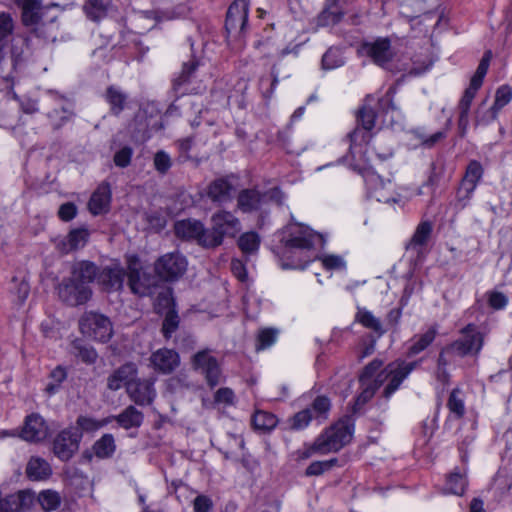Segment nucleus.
I'll return each instance as SVG.
<instances>
[{
    "instance_id": "54",
    "label": "nucleus",
    "mask_w": 512,
    "mask_h": 512,
    "mask_svg": "<svg viewBox=\"0 0 512 512\" xmlns=\"http://www.w3.org/2000/svg\"><path fill=\"white\" fill-rule=\"evenodd\" d=\"M75 354L77 357L87 364H93L97 360V352L95 349L88 345L75 344Z\"/></svg>"
},
{
    "instance_id": "11",
    "label": "nucleus",
    "mask_w": 512,
    "mask_h": 512,
    "mask_svg": "<svg viewBox=\"0 0 512 512\" xmlns=\"http://www.w3.org/2000/svg\"><path fill=\"white\" fill-rule=\"evenodd\" d=\"M419 364L420 361L406 362L402 360L388 364L384 370L388 379V384L383 391L384 397L389 398Z\"/></svg>"
},
{
    "instance_id": "31",
    "label": "nucleus",
    "mask_w": 512,
    "mask_h": 512,
    "mask_svg": "<svg viewBox=\"0 0 512 512\" xmlns=\"http://www.w3.org/2000/svg\"><path fill=\"white\" fill-rule=\"evenodd\" d=\"M105 100L110 106L111 114L119 116L125 109L127 94L115 86H109L105 91Z\"/></svg>"
},
{
    "instance_id": "57",
    "label": "nucleus",
    "mask_w": 512,
    "mask_h": 512,
    "mask_svg": "<svg viewBox=\"0 0 512 512\" xmlns=\"http://www.w3.org/2000/svg\"><path fill=\"white\" fill-rule=\"evenodd\" d=\"M488 304L495 310L504 309L508 304V297L499 291H490L487 293Z\"/></svg>"
},
{
    "instance_id": "61",
    "label": "nucleus",
    "mask_w": 512,
    "mask_h": 512,
    "mask_svg": "<svg viewBox=\"0 0 512 512\" xmlns=\"http://www.w3.org/2000/svg\"><path fill=\"white\" fill-rule=\"evenodd\" d=\"M382 380L379 383L375 382L363 389L360 395L355 400V408H359L367 403L375 394L376 389L380 386Z\"/></svg>"
},
{
    "instance_id": "15",
    "label": "nucleus",
    "mask_w": 512,
    "mask_h": 512,
    "mask_svg": "<svg viewBox=\"0 0 512 512\" xmlns=\"http://www.w3.org/2000/svg\"><path fill=\"white\" fill-rule=\"evenodd\" d=\"M483 173L484 170L480 162L476 160L469 162L457 193V199L462 203V207H465L471 198Z\"/></svg>"
},
{
    "instance_id": "38",
    "label": "nucleus",
    "mask_w": 512,
    "mask_h": 512,
    "mask_svg": "<svg viewBox=\"0 0 512 512\" xmlns=\"http://www.w3.org/2000/svg\"><path fill=\"white\" fill-rule=\"evenodd\" d=\"M277 424L275 415L265 411H256L252 417V425L256 430L269 431Z\"/></svg>"
},
{
    "instance_id": "20",
    "label": "nucleus",
    "mask_w": 512,
    "mask_h": 512,
    "mask_svg": "<svg viewBox=\"0 0 512 512\" xmlns=\"http://www.w3.org/2000/svg\"><path fill=\"white\" fill-rule=\"evenodd\" d=\"M150 363L155 371L169 374L179 366L180 358L175 350L162 348L151 354Z\"/></svg>"
},
{
    "instance_id": "25",
    "label": "nucleus",
    "mask_w": 512,
    "mask_h": 512,
    "mask_svg": "<svg viewBox=\"0 0 512 512\" xmlns=\"http://www.w3.org/2000/svg\"><path fill=\"white\" fill-rule=\"evenodd\" d=\"M138 369L136 364L128 362L116 369L107 378V387L112 391L119 390L123 385L127 388L130 381H134L137 376Z\"/></svg>"
},
{
    "instance_id": "42",
    "label": "nucleus",
    "mask_w": 512,
    "mask_h": 512,
    "mask_svg": "<svg viewBox=\"0 0 512 512\" xmlns=\"http://www.w3.org/2000/svg\"><path fill=\"white\" fill-rule=\"evenodd\" d=\"M356 320L364 327L373 330L380 335L384 333L379 319H377L371 312L360 309L356 314Z\"/></svg>"
},
{
    "instance_id": "28",
    "label": "nucleus",
    "mask_w": 512,
    "mask_h": 512,
    "mask_svg": "<svg viewBox=\"0 0 512 512\" xmlns=\"http://www.w3.org/2000/svg\"><path fill=\"white\" fill-rule=\"evenodd\" d=\"M432 229H433V227L430 222H428V221L421 222L417 226L412 238L407 243L406 250L413 251L417 255L422 253L424 247L427 245V243L431 237Z\"/></svg>"
},
{
    "instance_id": "29",
    "label": "nucleus",
    "mask_w": 512,
    "mask_h": 512,
    "mask_svg": "<svg viewBox=\"0 0 512 512\" xmlns=\"http://www.w3.org/2000/svg\"><path fill=\"white\" fill-rule=\"evenodd\" d=\"M98 275V267L90 261H81L73 265L71 278L88 285L92 283Z\"/></svg>"
},
{
    "instance_id": "22",
    "label": "nucleus",
    "mask_w": 512,
    "mask_h": 512,
    "mask_svg": "<svg viewBox=\"0 0 512 512\" xmlns=\"http://www.w3.org/2000/svg\"><path fill=\"white\" fill-rule=\"evenodd\" d=\"M175 234L183 239H195L203 246V239L209 236L203 224L197 220L185 219L175 223Z\"/></svg>"
},
{
    "instance_id": "14",
    "label": "nucleus",
    "mask_w": 512,
    "mask_h": 512,
    "mask_svg": "<svg viewBox=\"0 0 512 512\" xmlns=\"http://www.w3.org/2000/svg\"><path fill=\"white\" fill-rule=\"evenodd\" d=\"M193 367L205 376L210 387L220 383L221 370L218 361L208 350L199 351L193 356Z\"/></svg>"
},
{
    "instance_id": "62",
    "label": "nucleus",
    "mask_w": 512,
    "mask_h": 512,
    "mask_svg": "<svg viewBox=\"0 0 512 512\" xmlns=\"http://www.w3.org/2000/svg\"><path fill=\"white\" fill-rule=\"evenodd\" d=\"M213 508V502L211 498L206 495H198L193 500L194 512H211Z\"/></svg>"
},
{
    "instance_id": "16",
    "label": "nucleus",
    "mask_w": 512,
    "mask_h": 512,
    "mask_svg": "<svg viewBox=\"0 0 512 512\" xmlns=\"http://www.w3.org/2000/svg\"><path fill=\"white\" fill-rule=\"evenodd\" d=\"M48 435V426L38 413L26 416L19 437L27 442H40Z\"/></svg>"
},
{
    "instance_id": "8",
    "label": "nucleus",
    "mask_w": 512,
    "mask_h": 512,
    "mask_svg": "<svg viewBox=\"0 0 512 512\" xmlns=\"http://www.w3.org/2000/svg\"><path fill=\"white\" fill-rule=\"evenodd\" d=\"M461 334V338L448 345V350L460 357L478 353L483 345V337L476 325L468 324L461 330Z\"/></svg>"
},
{
    "instance_id": "41",
    "label": "nucleus",
    "mask_w": 512,
    "mask_h": 512,
    "mask_svg": "<svg viewBox=\"0 0 512 512\" xmlns=\"http://www.w3.org/2000/svg\"><path fill=\"white\" fill-rule=\"evenodd\" d=\"M197 66L198 63L194 60L183 64L180 75L173 81V88L176 92H181L182 94L185 93L184 91H181V88L190 81V78L195 72Z\"/></svg>"
},
{
    "instance_id": "24",
    "label": "nucleus",
    "mask_w": 512,
    "mask_h": 512,
    "mask_svg": "<svg viewBox=\"0 0 512 512\" xmlns=\"http://www.w3.org/2000/svg\"><path fill=\"white\" fill-rule=\"evenodd\" d=\"M34 500V494L27 490H20L0 499V512H21L29 508Z\"/></svg>"
},
{
    "instance_id": "21",
    "label": "nucleus",
    "mask_w": 512,
    "mask_h": 512,
    "mask_svg": "<svg viewBox=\"0 0 512 512\" xmlns=\"http://www.w3.org/2000/svg\"><path fill=\"white\" fill-rule=\"evenodd\" d=\"M248 20V3L246 0H235L228 8L225 27L228 32L242 31Z\"/></svg>"
},
{
    "instance_id": "35",
    "label": "nucleus",
    "mask_w": 512,
    "mask_h": 512,
    "mask_svg": "<svg viewBox=\"0 0 512 512\" xmlns=\"http://www.w3.org/2000/svg\"><path fill=\"white\" fill-rule=\"evenodd\" d=\"M436 335V327H430L425 333L416 335L414 342L408 349L407 355L412 357L424 351L434 341Z\"/></svg>"
},
{
    "instance_id": "39",
    "label": "nucleus",
    "mask_w": 512,
    "mask_h": 512,
    "mask_svg": "<svg viewBox=\"0 0 512 512\" xmlns=\"http://www.w3.org/2000/svg\"><path fill=\"white\" fill-rule=\"evenodd\" d=\"M37 500L46 512L56 510L61 504V496L54 490L41 491Z\"/></svg>"
},
{
    "instance_id": "6",
    "label": "nucleus",
    "mask_w": 512,
    "mask_h": 512,
    "mask_svg": "<svg viewBox=\"0 0 512 512\" xmlns=\"http://www.w3.org/2000/svg\"><path fill=\"white\" fill-rule=\"evenodd\" d=\"M79 327L82 334L100 342L109 341L113 334L109 318L94 312H85L79 320Z\"/></svg>"
},
{
    "instance_id": "44",
    "label": "nucleus",
    "mask_w": 512,
    "mask_h": 512,
    "mask_svg": "<svg viewBox=\"0 0 512 512\" xmlns=\"http://www.w3.org/2000/svg\"><path fill=\"white\" fill-rule=\"evenodd\" d=\"M486 105V100L482 101V103L478 106L475 111V126L478 125H488L492 121L496 120L498 117V112L491 106L490 108L483 110Z\"/></svg>"
},
{
    "instance_id": "10",
    "label": "nucleus",
    "mask_w": 512,
    "mask_h": 512,
    "mask_svg": "<svg viewBox=\"0 0 512 512\" xmlns=\"http://www.w3.org/2000/svg\"><path fill=\"white\" fill-rule=\"evenodd\" d=\"M285 233L288 235L284 236L282 241L287 250H309L314 246L315 239L319 237V235L309 227L297 223L288 225Z\"/></svg>"
},
{
    "instance_id": "2",
    "label": "nucleus",
    "mask_w": 512,
    "mask_h": 512,
    "mask_svg": "<svg viewBox=\"0 0 512 512\" xmlns=\"http://www.w3.org/2000/svg\"><path fill=\"white\" fill-rule=\"evenodd\" d=\"M492 59V52L491 50H487L474 75L471 77L469 86L465 89L459 104H458V110H459V119H458V127L461 132V136H464L468 125H469V112L470 107L473 102V99L475 98L477 91L480 89V87L483 84V80L485 75L487 74L490 61Z\"/></svg>"
},
{
    "instance_id": "51",
    "label": "nucleus",
    "mask_w": 512,
    "mask_h": 512,
    "mask_svg": "<svg viewBox=\"0 0 512 512\" xmlns=\"http://www.w3.org/2000/svg\"><path fill=\"white\" fill-rule=\"evenodd\" d=\"M331 407V403L329 398L325 396H318L315 398V400L312 402L311 406L309 407L314 415V418H326L327 413L329 412Z\"/></svg>"
},
{
    "instance_id": "13",
    "label": "nucleus",
    "mask_w": 512,
    "mask_h": 512,
    "mask_svg": "<svg viewBox=\"0 0 512 512\" xmlns=\"http://www.w3.org/2000/svg\"><path fill=\"white\" fill-rule=\"evenodd\" d=\"M155 379L136 378L130 381L127 386V394L131 401L139 406H149L156 397V389L154 387Z\"/></svg>"
},
{
    "instance_id": "1",
    "label": "nucleus",
    "mask_w": 512,
    "mask_h": 512,
    "mask_svg": "<svg viewBox=\"0 0 512 512\" xmlns=\"http://www.w3.org/2000/svg\"><path fill=\"white\" fill-rule=\"evenodd\" d=\"M22 10V22L30 27L36 36L55 41L59 26L57 16H49L48 8L41 7L39 0H15Z\"/></svg>"
},
{
    "instance_id": "45",
    "label": "nucleus",
    "mask_w": 512,
    "mask_h": 512,
    "mask_svg": "<svg viewBox=\"0 0 512 512\" xmlns=\"http://www.w3.org/2000/svg\"><path fill=\"white\" fill-rule=\"evenodd\" d=\"M179 316L174 309H169L164 317L162 323V332L165 338H170L172 334L178 329Z\"/></svg>"
},
{
    "instance_id": "56",
    "label": "nucleus",
    "mask_w": 512,
    "mask_h": 512,
    "mask_svg": "<svg viewBox=\"0 0 512 512\" xmlns=\"http://www.w3.org/2000/svg\"><path fill=\"white\" fill-rule=\"evenodd\" d=\"M133 156V149L125 146L114 154L113 161L117 167L126 168L130 165Z\"/></svg>"
},
{
    "instance_id": "40",
    "label": "nucleus",
    "mask_w": 512,
    "mask_h": 512,
    "mask_svg": "<svg viewBox=\"0 0 512 512\" xmlns=\"http://www.w3.org/2000/svg\"><path fill=\"white\" fill-rule=\"evenodd\" d=\"M447 407L457 419L462 418L465 415L464 399L461 397V390L454 388L448 398Z\"/></svg>"
},
{
    "instance_id": "63",
    "label": "nucleus",
    "mask_w": 512,
    "mask_h": 512,
    "mask_svg": "<svg viewBox=\"0 0 512 512\" xmlns=\"http://www.w3.org/2000/svg\"><path fill=\"white\" fill-rule=\"evenodd\" d=\"M320 259L327 270L343 269L345 267V261L337 255H325Z\"/></svg>"
},
{
    "instance_id": "4",
    "label": "nucleus",
    "mask_w": 512,
    "mask_h": 512,
    "mask_svg": "<svg viewBox=\"0 0 512 512\" xmlns=\"http://www.w3.org/2000/svg\"><path fill=\"white\" fill-rule=\"evenodd\" d=\"M352 435V427L346 421H339L317 437V446L322 454L337 452L351 441Z\"/></svg>"
},
{
    "instance_id": "19",
    "label": "nucleus",
    "mask_w": 512,
    "mask_h": 512,
    "mask_svg": "<svg viewBox=\"0 0 512 512\" xmlns=\"http://www.w3.org/2000/svg\"><path fill=\"white\" fill-rule=\"evenodd\" d=\"M90 232L85 227L70 230L66 237L56 240V249L62 254L82 249L87 244Z\"/></svg>"
},
{
    "instance_id": "53",
    "label": "nucleus",
    "mask_w": 512,
    "mask_h": 512,
    "mask_svg": "<svg viewBox=\"0 0 512 512\" xmlns=\"http://www.w3.org/2000/svg\"><path fill=\"white\" fill-rule=\"evenodd\" d=\"M105 423L106 421L100 422L91 417L79 416L76 421L77 427L74 428L78 429L81 433L82 431L93 432L101 428Z\"/></svg>"
},
{
    "instance_id": "48",
    "label": "nucleus",
    "mask_w": 512,
    "mask_h": 512,
    "mask_svg": "<svg viewBox=\"0 0 512 512\" xmlns=\"http://www.w3.org/2000/svg\"><path fill=\"white\" fill-rule=\"evenodd\" d=\"M343 64L344 60L338 49L330 48L322 57V67L324 69H334Z\"/></svg>"
},
{
    "instance_id": "27",
    "label": "nucleus",
    "mask_w": 512,
    "mask_h": 512,
    "mask_svg": "<svg viewBox=\"0 0 512 512\" xmlns=\"http://www.w3.org/2000/svg\"><path fill=\"white\" fill-rule=\"evenodd\" d=\"M127 272L119 266L107 267L103 269L99 275V283L107 290H120L123 287L124 279Z\"/></svg>"
},
{
    "instance_id": "49",
    "label": "nucleus",
    "mask_w": 512,
    "mask_h": 512,
    "mask_svg": "<svg viewBox=\"0 0 512 512\" xmlns=\"http://www.w3.org/2000/svg\"><path fill=\"white\" fill-rule=\"evenodd\" d=\"M66 371L61 366L56 367L54 370L50 373L51 382H49L45 388L46 392L49 395L55 394L60 384L66 379Z\"/></svg>"
},
{
    "instance_id": "34",
    "label": "nucleus",
    "mask_w": 512,
    "mask_h": 512,
    "mask_svg": "<svg viewBox=\"0 0 512 512\" xmlns=\"http://www.w3.org/2000/svg\"><path fill=\"white\" fill-rule=\"evenodd\" d=\"M342 13L334 0H327L325 8L317 17V25L321 27L334 25L341 20Z\"/></svg>"
},
{
    "instance_id": "59",
    "label": "nucleus",
    "mask_w": 512,
    "mask_h": 512,
    "mask_svg": "<svg viewBox=\"0 0 512 512\" xmlns=\"http://www.w3.org/2000/svg\"><path fill=\"white\" fill-rule=\"evenodd\" d=\"M277 331L273 329H263L259 332L257 340V349H266L270 347L276 340Z\"/></svg>"
},
{
    "instance_id": "23",
    "label": "nucleus",
    "mask_w": 512,
    "mask_h": 512,
    "mask_svg": "<svg viewBox=\"0 0 512 512\" xmlns=\"http://www.w3.org/2000/svg\"><path fill=\"white\" fill-rule=\"evenodd\" d=\"M235 186L232 177H222L212 181L207 188V195L217 203H225L232 200Z\"/></svg>"
},
{
    "instance_id": "5",
    "label": "nucleus",
    "mask_w": 512,
    "mask_h": 512,
    "mask_svg": "<svg viewBox=\"0 0 512 512\" xmlns=\"http://www.w3.org/2000/svg\"><path fill=\"white\" fill-rule=\"evenodd\" d=\"M127 277L130 290L139 296L152 294L156 286L155 277L143 270L140 260L136 256H130L127 260Z\"/></svg>"
},
{
    "instance_id": "46",
    "label": "nucleus",
    "mask_w": 512,
    "mask_h": 512,
    "mask_svg": "<svg viewBox=\"0 0 512 512\" xmlns=\"http://www.w3.org/2000/svg\"><path fill=\"white\" fill-rule=\"evenodd\" d=\"M512 100V88L509 85H502L497 88L495 100L492 107L499 113L503 107Z\"/></svg>"
},
{
    "instance_id": "3",
    "label": "nucleus",
    "mask_w": 512,
    "mask_h": 512,
    "mask_svg": "<svg viewBox=\"0 0 512 512\" xmlns=\"http://www.w3.org/2000/svg\"><path fill=\"white\" fill-rule=\"evenodd\" d=\"M212 229L209 231V236L203 239L204 247H216L222 244L223 238L234 237L240 230L241 224L229 211H219L211 217Z\"/></svg>"
},
{
    "instance_id": "52",
    "label": "nucleus",
    "mask_w": 512,
    "mask_h": 512,
    "mask_svg": "<svg viewBox=\"0 0 512 512\" xmlns=\"http://www.w3.org/2000/svg\"><path fill=\"white\" fill-rule=\"evenodd\" d=\"M413 133L415 134L416 138L420 141L421 145L425 148H432L434 147L438 142L442 141L446 138L447 132L446 131H438L431 136L424 135L420 130H414Z\"/></svg>"
},
{
    "instance_id": "43",
    "label": "nucleus",
    "mask_w": 512,
    "mask_h": 512,
    "mask_svg": "<svg viewBox=\"0 0 512 512\" xmlns=\"http://www.w3.org/2000/svg\"><path fill=\"white\" fill-rule=\"evenodd\" d=\"M260 245L259 235L255 232H246L238 240V246L243 253H254Z\"/></svg>"
},
{
    "instance_id": "7",
    "label": "nucleus",
    "mask_w": 512,
    "mask_h": 512,
    "mask_svg": "<svg viewBox=\"0 0 512 512\" xmlns=\"http://www.w3.org/2000/svg\"><path fill=\"white\" fill-rule=\"evenodd\" d=\"M188 262L179 252H170L157 259L154 265L157 276L167 282L180 279L186 272Z\"/></svg>"
},
{
    "instance_id": "33",
    "label": "nucleus",
    "mask_w": 512,
    "mask_h": 512,
    "mask_svg": "<svg viewBox=\"0 0 512 512\" xmlns=\"http://www.w3.org/2000/svg\"><path fill=\"white\" fill-rule=\"evenodd\" d=\"M26 474L31 480H43L51 475V467L46 460L31 457L26 467Z\"/></svg>"
},
{
    "instance_id": "50",
    "label": "nucleus",
    "mask_w": 512,
    "mask_h": 512,
    "mask_svg": "<svg viewBox=\"0 0 512 512\" xmlns=\"http://www.w3.org/2000/svg\"><path fill=\"white\" fill-rule=\"evenodd\" d=\"M314 419V415L310 408L303 409L296 413L290 420L292 429L300 430L309 425L311 420Z\"/></svg>"
},
{
    "instance_id": "26",
    "label": "nucleus",
    "mask_w": 512,
    "mask_h": 512,
    "mask_svg": "<svg viewBox=\"0 0 512 512\" xmlns=\"http://www.w3.org/2000/svg\"><path fill=\"white\" fill-rule=\"evenodd\" d=\"M111 202V188L106 182L101 183L93 192L88 202L89 211L93 215L107 213Z\"/></svg>"
},
{
    "instance_id": "58",
    "label": "nucleus",
    "mask_w": 512,
    "mask_h": 512,
    "mask_svg": "<svg viewBox=\"0 0 512 512\" xmlns=\"http://www.w3.org/2000/svg\"><path fill=\"white\" fill-rule=\"evenodd\" d=\"M106 7V0H88V5L86 6L87 14L93 20H97L105 12Z\"/></svg>"
},
{
    "instance_id": "60",
    "label": "nucleus",
    "mask_w": 512,
    "mask_h": 512,
    "mask_svg": "<svg viewBox=\"0 0 512 512\" xmlns=\"http://www.w3.org/2000/svg\"><path fill=\"white\" fill-rule=\"evenodd\" d=\"M171 165V158L166 152L158 151L154 155V167L159 173L165 174L170 169Z\"/></svg>"
},
{
    "instance_id": "55",
    "label": "nucleus",
    "mask_w": 512,
    "mask_h": 512,
    "mask_svg": "<svg viewBox=\"0 0 512 512\" xmlns=\"http://www.w3.org/2000/svg\"><path fill=\"white\" fill-rule=\"evenodd\" d=\"M14 30V20L10 13L1 12L0 13V41L6 39L9 35L13 33Z\"/></svg>"
},
{
    "instance_id": "18",
    "label": "nucleus",
    "mask_w": 512,
    "mask_h": 512,
    "mask_svg": "<svg viewBox=\"0 0 512 512\" xmlns=\"http://www.w3.org/2000/svg\"><path fill=\"white\" fill-rule=\"evenodd\" d=\"M278 193L277 189L263 194L255 189H244L238 195L237 205L245 213L258 210L268 199H272Z\"/></svg>"
},
{
    "instance_id": "12",
    "label": "nucleus",
    "mask_w": 512,
    "mask_h": 512,
    "mask_svg": "<svg viewBox=\"0 0 512 512\" xmlns=\"http://www.w3.org/2000/svg\"><path fill=\"white\" fill-rule=\"evenodd\" d=\"M82 433L75 428L61 431L53 441V452L62 461H68L79 449Z\"/></svg>"
},
{
    "instance_id": "47",
    "label": "nucleus",
    "mask_w": 512,
    "mask_h": 512,
    "mask_svg": "<svg viewBox=\"0 0 512 512\" xmlns=\"http://www.w3.org/2000/svg\"><path fill=\"white\" fill-rule=\"evenodd\" d=\"M376 114L374 110L367 105H364L357 114V122L366 131H370L375 126Z\"/></svg>"
},
{
    "instance_id": "36",
    "label": "nucleus",
    "mask_w": 512,
    "mask_h": 512,
    "mask_svg": "<svg viewBox=\"0 0 512 512\" xmlns=\"http://www.w3.org/2000/svg\"><path fill=\"white\" fill-rule=\"evenodd\" d=\"M467 486L466 473L455 470L450 473L446 480L445 492L461 496Z\"/></svg>"
},
{
    "instance_id": "32",
    "label": "nucleus",
    "mask_w": 512,
    "mask_h": 512,
    "mask_svg": "<svg viewBox=\"0 0 512 512\" xmlns=\"http://www.w3.org/2000/svg\"><path fill=\"white\" fill-rule=\"evenodd\" d=\"M143 419V413L136 409L133 405H129L115 417L117 423L124 429L140 427Z\"/></svg>"
},
{
    "instance_id": "30",
    "label": "nucleus",
    "mask_w": 512,
    "mask_h": 512,
    "mask_svg": "<svg viewBox=\"0 0 512 512\" xmlns=\"http://www.w3.org/2000/svg\"><path fill=\"white\" fill-rule=\"evenodd\" d=\"M54 107L48 111V117L57 122V126H61L73 116V105L68 100L54 96Z\"/></svg>"
},
{
    "instance_id": "37",
    "label": "nucleus",
    "mask_w": 512,
    "mask_h": 512,
    "mask_svg": "<svg viewBox=\"0 0 512 512\" xmlns=\"http://www.w3.org/2000/svg\"><path fill=\"white\" fill-rule=\"evenodd\" d=\"M116 448L112 434H104L93 445V451L98 458L104 459L112 456Z\"/></svg>"
},
{
    "instance_id": "9",
    "label": "nucleus",
    "mask_w": 512,
    "mask_h": 512,
    "mask_svg": "<svg viewBox=\"0 0 512 512\" xmlns=\"http://www.w3.org/2000/svg\"><path fill=\"white\" fill-rule=\"evenodd\" d=\"M58 295L66 304L70 306H79L90 300L92 290L88 285L68 277L64 278L58 285Z\"/></svg>"
},
{
    "instance_id": "17",
    "label": "nucleus",
    "mask_w": 512,
    "mask_h": 512,
    "mask_svg": "<svg viewBox=\"0 0 512 512\" xmlns=\"http://www.w3.org/2000/svg\"><path fill=\"white\" fill-rule=\"evenodd\" d=\"M362 50L375 64L381 67L387 65L395 55L388 38H378L373 42L364 43Z\"/></svg>"
},
{
    "instance_id": "64",
    "label": "nucleus",
    "mask_w": 512,
    "mask_h": 512,
    "mask_svg": "<svg viewBox=\"0 0 512 512\" xmlns=\"http://www.w3.org/2000/svg\"><path fill=\"white\" fill-rule=\"evenodd\" d=\"M172 305H173V298H172L171 289L166 288V289L162 290L161 292H159V294L156 298L157 309H160V308H168V310L173 309Z\"/></svg>"
}]
</instances>
